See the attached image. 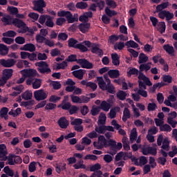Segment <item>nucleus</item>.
<instances>
[{"mask_svg": "<svg viewBox=\"0 0 177 177\" xmlns=\"http://www.w3.org/2000/svg\"><path fill=\"white\" fill-rule=\"evenodd\" d=\"M58 17H66V21L68 24H71L73 23H75V21H78V15L75 14L73 15V13L70 11L66 10H60L57 12Z\"/></svg>", "mask_w": 177, "mask_h": 177, "instance_id": "f257e3e1", "label": "nucleus"}, {"mask_svg": "<svg viewBox=\"0 0 177 177\" xmlns=\"http://www.w3.org/2000/svg\"><path fill=\"white\" fill-rule=\"evenodd\" d=\"M68 46L69 48H74L75 49H79L82 52H88V48L83 45L82 43L78 44V40L74 38H70L68 41Z\"/></svg>", "mask_w": 177, "mask_h": 177, "instance_id": "f03ea898", "label": "nucleus"}, {"mask_svg": "<svg viewBox=\"0 0 177 177\" xmlns=\"http://www.w3.org/2000/svg\"><path fill=\"white\" fill-rule=\"evenodd\" d=\"M36 67H38L37 71L40 74H50L52 70L49 68V64L46 62L40 61L35 63Z\"/></svg>", "mask_w": 177, "mask_h": 177, "instance_id": "7ed1b4c3", "label": "nucleus"}, {"mask_svg": "<svg viewBox=\"0 0 177 177\" xmlns=\"http://www.w3.org/2000/svg\"><path fill=\"white\" fill-rule=\"evenodd\" d=\"M12 26L17 27V28H21L23 34H26V32H28V30H30L26 23L21 19H19V18L13 19Z\"/></svg>", "mask_w": 177, "mask_h": 177, "instance_id": "20e7f679", "label": "nucleus"}, {"mask_svg": "<svg viewBox=\"0 0 177 177\" xmlns=\"http://www.w3.org/2000/svg\"><path fill=\"white\" fill-rule=\"evenodd\" d=\"M33 10L39 12V13H44V8H46V3L44 0H35L32 1Z\"/></svg>", "mask_w": 177, "mask_h": 177, "instance_id": "39448f33", "label": "nucleus"}, {"mask_svg": "<svg viewBox=\"0 0 177 177\" xmlns=\"http://www.w3.org/2000/svg\"><path fill=\"white\" fill-rule=\"evenodd\" d=\"M153 147H147L142 148V153L144 156L151 154V156H157V144H152Z\"/></svg>", "mask_w": 177, "mask_h": 177, "instance_id": "423d86ee", "label": "nucleus"}, {"mask_svg": "<svg viewBox=\"0 0 177 177\" xmlns=\"http://www.w3.org/2000/svg\"><path fill=\"white\" fill-rule=\"evenodd\" d=\"M16 59H0V67H5L6 68H10V67H13L15 64H16Z\"/></svg>", "mask_w": 177, "mask_h": 177, "instance_id": "0eeeda50", "label": "nucleus"}, {"mask_svg": "<svg viewBox=\"0 0 177 177\" xmlns=\"http://www.w3.org/2000/svg\"><path fill=\"white\" fill-rule=\"evenodd\" d=\"M35 99L37 102H41V100H45L48 97V94L44 91V89H40L35 91L34 92Z\"/></svg>", "mask_w": 177, "mask_h": 177, "instance_id": "6e6552de", "label": "nucleus"}, {"mask_svg": "<svg viewBox=\"0 0 177 177\" xmlns=\"http://www.w3.org/2000/svg\"><path fill=\"white\" fill-rule=\"evenodd\" d=\"M21 74L26 78H34V77H37V73L34 69H24L21 71Z\"/></svg>", "mask_w": 177, "mask_h": 177, "instance_id": "1a4fd4ad", "label": "nucleus"}, {"mask_svg": "<svg viewBox=\"0 0 177 177\" xmlns=\"http://www.w3.org/2000/svg\"><path fill=\"white\" fill-rule=\"evenodd\" d=\"M77 64H80L82 68H87L91 69L93 68V64L91 62H89L86 59H78Z\"/></svg>", "mask_w": 177, "mask_h": 177, "instance_id": "9d476101", "label": "nucleus"}, {"mask_svg": "<svg viewBox=\"0 0 177 177\" xmlns=\"http://www.w3.org/2000/svg\"><path fill=\"white\" fill-rule=\"evenodd\" d=\"M8 151L5 144L0 145V161H6L8 160Z\"/></svg>", "mask_w": 177, "mask_h": 177, "instance_id": "9b49d317", "label": "nucleus"}, {"mask_svg": "<svg viewBox=\"0 0 177 177\" xmlns=\"http://www.w3.org/2000/svg\"><path fill=\"white\" fill-rule=\"evenodd\" d=\"M91 52L95 55H98L100 57H102L104 55L103 50L99 48V44H93L91 46Z\"/></svg>", "mask_w": 177, "mask_h": 177, "instance_id": "f8f14e48", "label": "nucleus"}, {"mask_svg": "<svg viewBox=\"0 0 177 177\" xmlns=\"http://www.w3.org/2000/svg\"><path fill=\"white\" fill-rule=\"evenodd\" d=\"M57 124L59 128H62V129H66L67 127L69 125L68 120H67L66 117L60 118L57 121Z\"/></svg>", "mask_w": 177, "mask_h": 177, "instance_id": "ddd939ff", "label": "nucleus"}, {"mask_svg": "<svg viewBox=\"0 0 177 177\" xmlns=\"http://www.w3.org/2000/svg\"><path fill=\"white\" fill-rule=\"evenodd\" d=\"M78 28L81 32L85 34L89 31V28H91V24L89 23H82L80 24L78 26Z\"/></svg>", "mask_w": 177, "mask_h": 177, "instance_id": "4468645a", "label": "nucleus"}, {"mask_svg": "<svg viewBox=\"0 0 177 177\" xmlns=\"http://www.w3.org/2000/svg\"><path fill=\"white\" fill-rule=\"evenodd\" d=\"M165 52L170 56H175V48L169 44H165L162 46Z\"/></svg>", "mask_w": 177, "mask_h": 177, "instance_id": "2eb2a0df", "label": "nucleus"}, {"mask_svg": "<svg viewBox=\"0 0 177 177\" xmlns=\"http://www.w3.org/2000/svg\"><path fill=\"white\" fill-rule=\"evenodd\" d=\"M1 21L4 26H13V18L10 15H5L1 18Z\"/></svg>", "mask_w": 177, "mask_h": 177, "instance_id": "dca6fc26", "label": "nucleus"}, {"mask_svg": "<svg viewBox=\"0 0 177 177\" xmlns=\"http://www.w3.org/2000/svg\"><path fill=\"white\" fill-rule=\"evenodd\" d=\"M36 49L35 45L33 44L29 43L23 46L20 48L21 50H26L28 52H35Z\"/></svg>", "mask_w": 177, "mask_h": 177, "instance_id": "f3484780", "label": "nucleus"}, {"mask_svg": "<svg viewBox=\"0 0 177 177\" xmlns=\"http://www.w3.org/2000/svg\"><path fill=\"white\" fill-rule=\"evenodd\" d=\"M129 118H131V111H129V109H128L127 107H125L124 109L122 120L123 121V122H127V121Z\"/></svg>", "mask_w": 177, "mask_h": 177, "instance_id": "a211bd4d", "label": "nucleus"}, {"mask_svg": "<svg viewBox=\"0 0 177 177\" xmlns=\"http://www.w3.org/2000/svg\"><path fill=\"white\" fill-rule=\"evenodd\" d=\"M72 74L75 78H77V80H82V78H84V75L85 74V73L84 72V70L80 69L73 71Z\"/></svg>", "mask_w": 177, "mask_h": 177, "instance_id": "6ab92c4d", "label": "nucleus"}, {"mask_svg": "<svg viewBox=\"0 0 177 177\" xmlns=\"http://www.w3.org/2000/svg\"><path fill=\"white\" fill-rule=\"evenodd\" d=\"M112 64L116 67L120 66V56L116 53L111 54Z\"/></svg>", "mask_w": 177, "mask_h": 177, "instance_id": "aec40b11", "label": "nucleus"}, {"mask_svg": "<svg viewBox=\"0 0 177 177\" xmlns=\"http://www.w3.org/2000/svg\"><path fill=\"white\" fill-rule=\"evenodd\" d=\"M8 113H9V109L8 107H3L0 110V117L1 118H4V120H8L9 116L8 115Z\"/></svg>", "mask_w": 177, "mask_h": 177, "instance_id": "412c9836", "label": "nucleus"}, {"mask_svg": "<svg viewBox=\"0 0 177 177\" xmlns=\"http://www.w3.org/2000/svg\"><path fill=\"white\" fill-rule=\"evenodd\" d=\"M108 75L111 79L118 78L120 77V71L117 69H111L108 71Z\"/></svg>", "mask_w": 177, "mask_h": 177, "instance_id": "4be33fe9", "label": "nucleus"}, {"mask_svg": "<svg viewBox=\"0 0 177 177\" xmlns=\"http://www.w3.org/2000/svg\"><path fill=\"white\" fill-rule=\"evenodd\" d=\"M97 81L98 82V86L102 91H104L107 86L106 82L103 80V77H97Z\"/></svg>", "mask_w": 177, "mask_h": 177, "instance_id": "5701e85b", "label": "nucleus"}, {"mask_svg": "<svg viewBox=\"0 0 177 177\" xmlns=\"http://www.w3.org/2000/svg\"><path fill=\"white\" fill-rule=\"evenodd\" d=\"M13 75V69H4L3 70V77L6 78V80H10L12 76Z\"/></svg>", "mask_w": 177, "mask_h": 177, "instance_id": "b1692460", "label": "nucleus"}, {"mask_svg": "<svg viewBox=\"0 0 177 177\" xmlns=\"http://www.w3.org/2000/svg\"><path fill=\"white\" fill-rule=\"evenodd\" d=\"M9 53V48H8V46L0 44V55L1 56H6Z\"/></svg>", "mask_w": 177, "mask_h": 177, "instance_id": "393cba45", "label": "nucleus"}, {"mask_svg": "<svg viewBox=\"0 0 177 177\" xmlns=\"http://www.w3.org/2000/svg\"><path fill=\"white\" fill-rule=\"evenodd\" d=\"M106 138H104V136H100L98 137V145H100L97 149L99 150L102 149L103 147H104V145L106 144Z\"/></svg>", "mask_w": 177, "mask_h": 177, "instance_id": "a878e982", "label": "nucleus"}, {"mask_svg": "<svg viewBox=\"0 0 177 177\" xmlns=\"http://www.w3.org/2000/svg\"><path fill=\"white\" fill-rule=\"evenodd\" d=\"M149 61V57L146 55V54L141 53L138 57V64H143V63H146Z\"/></svg>", "mask_w": 177, "mask_h": 177, "instance_id": "bb28decb", "label": "nucleus"}, {"mask_svg": "<svg viewBox=\"0 0 177 177\" xmlns=\"http://www.w3.org/2000/svg\"><path fill=\"white\" fill-rule=\"evenodd\" d=\"M111 108V104L110 103L106 102V101H102L100 104V108L103 111H109L110 109Z\"/></svg>", "mask_w": 177, "mask_h": 177, "instance_id": "cd10ccee", "label": "nucleus"}, {"mask_svg": "<svg viewBox=\"0 0 177 177\" xmlns=\"http://www.w3.org/2000/svg\"><path fill=\"white\" fill-rule=\"evenodd\" d=\"M21 97L24 100H31L32 99V93L30 91H26L21 94Z\"/></svg>", "mask_w": 177, "mask_h": 177, "instance_id": "c85d7f7f", "label": "nucleus"}, {"mask_svg": "<svg viewBox=\"0 0 177 177\" xmlns=\"http://www.w3.org/2000/svg\"><path fill=\"white\" fill-rule=\"evenodd\" d=\"M35 103V101L32 100L30 101H23L21 102V106L22 107H26V109H30V107H32L34 106V104Z\"/></svg>", "mask_w": 177, "mask_h": 177, "instance_id": "c756f323", "label": "nucleus"}, {"mask_svg": "<svg viewBox=\"0 0 177 177\" xmlns=\"http://www.w3.org/2000/svg\"><path fill=\"white\" fill-rule=\"evenodd\" d=\"M104 91H107L108 93L114 95L115 93V87L114 85L111 84V83H106V87L105 88Z\"/></svg>", "mask_w": 177, "mask_h": 177, "instance_id": "7c9ffc66", "label": "nucleus"}, {"mask_svg": "<svg viewBox=\"0 0 177 177\" xmlns=\"http://www.w3.org/2000/svg\"><path fill=\"white\" fill-rule=\"evenodd\" d=\"M125 46H127L128 48H133V49H136V48H139V44L133 40H130L125 43Z\"/></svg>", "mask_w": 177, "mask_h": 177, "instance_id": "2f4dec72", "label": "nucleus"}, {"mask_svg": "<svg viewBox=\"0 0 177 177\" xmlns=\"http://www.w3.org/2000/svg\"><path fill=\"white\" fill-rule=\"evenodd\" d=\"M33 89H39L42 85V80L41 79H35L32 83Z\"/></svg>", "mask_w": 177, "mask_h": 177, "instance_id": "473e14b6", "label": "nucleus"}, {"mask_svg": "<svg viewBox=\"0 0 177 177\" xmlns=\"http://www.w3.org/2000/svg\"><path fill=\"white\" fill-rule=\"evenodd\" d=\"M169 6V3L168 1L163 2L161 4H159L156 6V10L163 11L164 9H167V8H168Z\"/></svg>", "mask_w": 177, "mask_h": 177, "instance_id": "72a5a7b5", "label": "nucleus"}, {"mask_svg": "<svg viewBox=\"0 0 177 177\" xmlns=\"http://www.w3.org/2000/svg\"><path fill=\"white\" fill-rule=\"evenodd\" d=\"M116 96L119 98V100H125L127 99V93L122 90H120L117 93Z\"/></svg>", "mask_w": 177, "mask_h": 177, "instance_id": "f704fd0d", "label": "nucleus"}, {"mask_svg": "<svg viewBox=\"0 0 177 177\" xmlns=\"http://www.w3.org/2000/svg\"><path fill=\"white\" fill-rule=\"evenodd\" d=\"M46 26L47 27H50V28H53L55 26V23L53 22V20L52 19V17L46 15Z\"/></svg>", "mask_w": 177, "mask_h": 177, "instance_id": "c9c22d12", "label": "nucleus"}, {"mask_svg": "<svg viewBox=\"0 0 177 177\" xmlns=\"http://www.w3.org/2000/svg\"><path fill=\"white\" fill-rule=\"evenodd\" d=\"M139 70L136 68H132L127 71V77H132V75H139Z\"/></svg>", "mask_w": 177, "mask_h": 177, "instance_id": "e433bc0d", "label": "nucleus"}, {"mask_svg": "<svg viewBox=\"0 0 177 177\" xmlns=\"http://www.w3.org/2000/svg\"><path fill=\"white\" fill-rule=\"evenodd\" d=\"M3 172L6 174L8 176L13 177L15 176V172L12 169L9 167V166H6L3 168Z\"/></svg>", "mask_w": 177, "mask_h": 177, "instance_id": "4c0bfd02", "label": "nucleus"}, {"mask_svg": "<svg viewBox=\"0 0 177 177\" xmlns=\"http://www.w3.org/2000/svg\"><path fill=\"white\" fill-rule=\"evenodd\" d=\"M95 131L97 133L104 134V133H106V131H107V130L106 128V125H102V126H100L99 127H95Z\"/></svg>", "mask_w": 177, "mask_h": 177, "instance_id": "58836bf2", "label": "nucleus"}, {"mask_svg": "<svg viewBox=\"0 0 177 177\" xmlns=\"http://www.w3.org/2000/svg\"><path fill=\"white\" fill-rule=\"evenodd\" d=\"M160 131L161 132H171L172 131V128L168 124H162L160 127Z\"/></svg>", "mask_w": 177, "mask_h": 177, "instance_id": "ea45409f", "label": "nucleus"}, {"mask_svg": "<svg viewBox=\"0 0 177 177\" xmlns=\"http://www.w3.org/2000/svg\"><path fill=\"white\" fill-rule=\"evenodd\" d=\"M75 7L77 9H86V8H88V3L84 1L77 2L75 5Z\"/></svg>", "mask_w": 177, "mask_h": 177, "instance_id": "a19ab883", "label": "nucleus"}, {"mask_svg": "<svg viewBox=\"0 0 177 177\" xmlns=\"http://www.w3.org/2000/svg\"><path fill=\"white\" fill-rule=\"evenodd\" d=\"M104 147H111V149H113V147H115V140H106Z\"/></svg>", "mask_w": 177, "mask_h": 177, "instance_id": "79ce46f5", "label": "nucleus"}, {"mask_svg": "<svg viewBox=\"0 0 177 177\" xmlns=\"http://www.w3.org/2000/svg\"><path fill=\"white\" fill-rule=\"evenodd\" d=\"M17 35V33L15 30H8L3 33V37H9L10 38H15Z\"/></svg>", "mask_w": 177, "mask_h": 177, "instance_id": "37998d69", "label": "nucleus"}, {"mask_svg": "<svg viewBox=\"0 0 177 177\" xmlns=\"http://www.w3.org/2000/svg\"><path fill=\"white\" fill-rule=\"evenodd\" d=\"M118 41V36L115 35H112L109 37L108 42L109 44H111V45H114Z\"/></svg>", "mask_w": 177, "mask_h": 177, "instance_id": "c03bdc74", "label": "nucleus"}, {"mask_svg": "<svg viewBox=\"0 0 177 177\" xmlns=\"http://www.w3.org/2000/svg\"><path fill=\"white\" fill-rule=\"evenodd\" d=\"M125 48V44L124 42L120 41L118 44H115L113 46V49L115 50H122Z\"/></svg>", "mask_w": 177, "mask_h": 177, "instance_id": "a18cd8bd", "label": "nucleus"}, {"mask_svg": "<svg viewBox=\"0 0 177 177\" xmlns=\"http://www.w3.org/2000/svg\"><path fill=\"white\" fill-rule=\"evenodd\" d=\"M105 13L109 17H113V16H116L117 15L115 10H111L109 7H106Z\"/></svg>", "mask_w": 177, "mask_h": 177, "instance_id": "49530a36", "label": "nucleus"}, {"mask_svg": "<svg viewBox=\"0 0 177 177\" xmlns=\"http://www.w3.org/2000/svg\"><path fill=\"white\" fill-rule=\"evenodd\" d=\"M7 10L8 12H10V15H14L15 16L17 15V13H19V9L13 6H8L7 8Z\"/></svg>", "mask_w": 177, "mask_h": 177, "instance_id": "de8ad7c7", "label": "nucleus"}, {"mask_svg": "<svg viewBox=\"0 0 177 177\" xmlns=\"http://www.w3.org/2000/svg\"><path fill=\"white\" fill-rule=\"evenodd\" d=\"M100 113V107L99 106H93L91 110V114L93 117H95V115H97Z\"/></svg>", "mask_w": 177, "mask_h": 177, "instance_id": "09e8293b", "label": "nucleus"}, {"mask_svg": "<svg viewBox=\"0 0 177 177\" xmlns=\"http://www.w3.org/2000/svg\"><path fill=\"white\" fill-rule=\"evenodd\" d=\"M66 62H68L70 63H73L74 62H76V63L78 64V59H77V55L72 54L66 58Z\"/></svg>", "mask_w": 177, "mask_h": 177, "instance_id": "8fccbe9b", "label": "nucleus"}, {"mask_svg": "<svg viewBox=\"0 0 177 177\" xmlns=\"http://www.w3.org/2000/svg\"><path fill=\"white\" fill-rule=\"evenodd\" d=\"M68 64H67V60L62 62V63H58L57 64V70H65L66 67H67Z\"/></svg>", "mask_w": 177, "mask_h": 177, "instance_id": "3c124183", "label": "nucleus"}, {"mask_svg": "<svg viewBox=\"0 0 177 177\" xmlns=\"http://www.w3.org/2000/svg\"><path fill=\"white\" fill-rule=\"evenodd\" d=\"M67 38H68V35L66 32H60L57 36L58 41H67Z\"/></svg>", "mask_w": 177, "mask_h": 177, "instance_id": "603ef678", "label": "nucleus"}, {"mask_svg": "<svg viewBox=\"0 0 177 177\" xmlns=\"http://www.w3.org/2000/svg\"><path fill=\"white\" fill-rule=\"evenodd\" d=\"M15 41L16 44H18V45H23L26 44V39L24 37L18 36L15 39Z\"/></svg>", "mask_w": 177, "mask_h": 177, "instance_id": "864d4df0", "label": "nucleus"}, {"mask_svg": "<svg viewBox=\"0 0 177 177\" xmlns=\"http://www.w3.org/2000/svg\"><path fill=\"white\" fill-rule=\"evenodd\" d=\"M140 71L142 73V71H149L150 70L151 66L149 65V64H142L139 66Z\"/></svg>", "mask_w": 177, "mask_h": 177, "instance_id": "5fc2aeb1", "label": "nucleus"}, {"mask_svg": "<svg viewBox=\"0 0 177 177\" xmlns=\"http://www.w3.org/2000/svg\"><path fill=\"white\" fill-rule=\"evenodd\" d=\"M99 169H102V165H100V163H96L90 167L91 172H96V171H99Z\"/></svg>", "mask_w": 177, "mask_h": 177, "instance_id": "6e6d98bb", "label": "nucleus"}, {"mask_svg": "<svg viewBox=\"0 0 177 177\" xmlns=\"http://www.w3.org/2000/svg\"><path fill=\"white\" fill-rule=\"evenodd\" d=\"M58 107H61L62 110H69L71 109V102H65L64 104H60L58 105Z\"/></svg>", "mask_w": 177, "mask_h": 177, "instance_id": "4d7b16f0", "label": "nucleus"}, {"mask_svg": "<svg viewBox=\"0 0 177 177\" xmlns=\"http://www.w3.org/2000/svg\"><path fill=\"white\" fill-rule=\"evenodd\" d=\"M66 21H67V19H66V18L59 17V18L57 19L55 24L57 26H62V25L64 24V23H66Z\"/></svg>", "mask_w": 177, "mask_h": 177, "instance_id": "13d9d810", "label": "nucleus"}, {"mask_svg": "<svg viewBox=\"0 0 177 177\" xmlns=\"http://www.w3.org/2000/svg\"><path fill=\"white\" fill-rule=\"evenodd\" d=\"M61 99H62L61 97H59L55 95H53L50 97L49 102H50L51 103H57V102H59V100H60Z\"/></svg>", "mask_w": 177, "mask_h": 177, "instance_id": "bf43d9fd", "label": "nucleus"}, {"mask_svg": "<svg viewBox=\"0 0 177 177\" xmlns=\"http://www.w3.org/2000/svg\"><path fill=\"white\" fill-rule=\"evenodd\" d=\"M79 109L77 106L71 105L70 109L68 110L70 115H73V114H77L78 113Z\"/></svg>", "mask_w": 177, "mask_h": 177, "instance_id": "052dcab7", "label": "nucleus"}, {"mask_svg": "<svg viewBox=\"0 0 177 177\" xmlns=\"http://www.w3.org/2000/svg\"><path fill=\"white\" fill-rule=\"evenodd\" d=\"M162 81L163 82H167V84H171L172 83V76L169 75H165L162 77Z\"/></svg>", "mask_w": 177, "mask_h": 177, "instance_id": "680f3d73", "label": "nucleus"}, {"mask_svg": "<svg viewBox=\"0 0 177 177\" xmlns=\"http://www.w3.org/2000/svg\"><path fill=\"white\" fill-rule=\"evenodd\" d=\"M50 55L52 57H56V56H60L62 53L59 51V48H54L51 50Z\"/></svg>", "mask_w": 177, "mask_h": 177, "instance_id": "e2e57ef3", "label": "nucleus"}, {"mask_svg": "<svg viewBox=\"0 0 177 177\" xmlns=\"http://www.w3.org/2000/svg\"><path fill=\"white\" fill-rule=\"evenodd\" d=\"M162 149L163 150L168 151V148L169 147V140L167 138H165L162 142Z\"/></svg>", "mask_w": 177, "mask_h": 177, "instance_id": "0e129e2a", "label": "nucleus"}, {"mask_svg": "<svg viewBox=\"0 0 177 177\" xmlns=\"http://www.w3.org/2000/svg\"><path fill=\"white\" fill-rule=\"evenodd\" d=\"M167 122L171 125L173 128H176L177 122L174 120V118L169 117L167 118Z\"/></svg>", "mask_w": 177, "mask_h": 177, "instance_id": "69168bd1", "label": "nucleus"}, {"mask_svg": "<svg viewBox=\"0 0 177 177\" xmlns=\"http://www.w3.org/2000/svg\"><path fill=\"white\" fill-rule=\"evenodd\" d=\"M82 124V119L81 118H76L71 122V125H74V127L81 125Z\"/></svg>", "mask_w": 177, "mask_h": 177, "instance_id": "338daca9", "label": "nucleus"}, {"mask_svg": "<svg viewBox=\"0 0 177 177\" xmlns=\"http://www.w3.org/2000/svg\"><path fill=\"white\" fill-rule=\"evenodd\" d=\"M172 151L169 152V156L174 158L177 154V147L176 146H174L171 147Z\"/></svg>", "mask_w": 177, "mask_h": 177, "instance_id": "774afa93", "label": "nucleus"}]
</instances>
